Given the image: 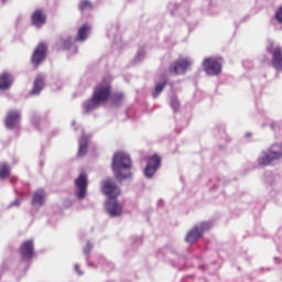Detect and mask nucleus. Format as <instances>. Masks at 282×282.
Here are the masks:
<instances>
[{
    "mask_svg": "<svg viewBox=\"0 0 282 282\" xmlns=\"http://www.w3.org/2000/svg\"><path fill=\"white\" fill-rule=\"evenodd\" d=\"M32 23L35 25V28H42V25H45L47 22V15L45 12H43L42 9L35 10L31 17Z\"/></svg>",
    "mask_w": 282,
    "mask_h": 282,
    "instance_id": "nucleus-14",
    "label": "nucleus"
},
{
    "mask_svg": "<svg viewBox=\"0 0 282 282\" xmlns=\"http://www.w3.org/2000/svg\"><path fill=\"white\" fill-rule=\"evenodd\" d=\"M80 12H85V10H94V4L89 0H84L79 3Z\"/></svg>",
    "mask_w": 282,
    "mask_h": 282,
    "instance_id": "nucleus-23",
    "label": "nucleus"
},
{
    "mask_svg": "<svg viewBox=\"0 0 282 282\" xmlns=\"http://www.w3.org/2000/svg\"><path fill=\"white\" fill-rule=\"evenodd\" d=\"M110 98L111 82L104 79L95 87L90 100L85 104V109L86 111H91L93 109H96V107H99V105L107 102Z\"/></svg>",
    "mask_w": 282,
    "mask_h": 282,
    "instance_id": "nucleus-2",
    "label": "nucleus"
},
{
    "mask_svg": "<svg viewBox=\"0 0 282 282\" xmlns=\"http://www.w3.org/2000/svg\"><path fill=\"white\" fill-rule=\"evenodd\" d=\"M19 251L23 261H30L34 257V241H24Z\"/></svg>",
    "mask_w": 282,
    "mask_h": 282,
    "instance_id": "nucleus-13",
    "label": "nucleus"
},
{
    "mask_svg": "<svg viewBox=\"0 0 282 282\" xmlns=\"http://www.w3.org/2000/svg\"><path fill=\"white\" fill-rule=\"evenodd\" d=\"M172 107H174V109H175V107H178L177 101H173V102H172Z\"/></svg>",
    "mask_w": 282,
    "mask_h": 282,
    "instance_id": "nucleus-27",
    "label": "nucleus"
},
{
    "mask_svg": "<svg viewBox=\"0 0 282 282\" xmlns=\"http://www.w3.org/2000/svg\"><path fill=\"white\" fill-rule=\"evenodd\" d=\"M19 122H21V111L10 110L7 112V117L4 119L7 129H15V127H19Z\"/></svg>",
    "mask_w": 282,
    "mask_h": 282,
    "instance_id": "nucleus-12",
    "label": "nucleus"
},
{
    "mask_svg": "<svg viewBox=\"0 0 282 282\" xmlns=\"http://www.w3.org/2000/svg\"><path fill=\"white\" fill-rule=\"evenodd\" d=\"M10 176V166L6 163L0 165V180H6Z\"/></svg>",
    "mask_w": 282,
    "mask_h": 282,
    "instance_id": "nucleus-22",
    "label": "nucleus"
},
{
    "mask_svg": "<svg viewBox=\"0 0 282 282\" xmlns=\"http://www.w3.org/2000/svg\"><path fill=\"white\" fill-rule=\"evenodd\" d=\"M267 52L271 54V65L276 72H282V47L279 45L270 44Z\"/></svg>",
    "mask_w": 282,
    "mask_h": 282,
    "instance_id": "nucleus-5",
    "label": "nucleus"
},
{
    "mask_svg": "<svg viewBox=\"0 0 282 282\" xmlns=\"http://www.w3.org/2000/svg\"><path fill=\"white\" fill-rule=\"evenodd\" d=\"M275 19H276L278 23H282V6L278 9V11L275 13Z\"/></svg>",
    "mask_w": 282,
    "mask_h": 282,
    "instance_id": "nucleus-25",
    "label": "nucleus"
},
{
    "mask_svg": "<svg viewBox=\"0 0 282 282\" xmlns=\"http://www.w3.org/2000/svg\"><path fill=\"white\" fill-rule=\"evenodd\" d=\"M10 87H12V76L8 73L0 75V89H10Z\"/></svg>",
    "mask_w": 282,
    "mask_h": 282,
    "instance_id": "nucleus-18",
    "label": "nucleus"
},
{
    "mask_svg": "<svg viewBox=\"0 0 282 282\" xmlns=\"http://www.w3.org/2000/svg\"><path fill=\"white\" fill-rule=\"evenodd\" d=\"M90 30L91 26H89V24H83L77 31L76 41H79L82 43L87 41V36H89Z\"/></svg>",
    "mask_w": 282,
    "mask_h": 282,
    "instance_id": "nucleus-17",
    "label": "nucleus"
},
{
    "mask_svg": "<svg viewBox=\"0 0 282 282\" xmlns=\"http://www.w3.org/2000/svg\"><path fill=\"white\" fill-rule=\"evenodd\" d=\"M203 69L208 76L221 74V62L215 57H206L203 62Z\"/></svg>",
    "mask_w": 282,
    "mask_h": 282,
    "instance_id": "nucleus-6",
    "label": "nucleus"
},
{
    "mask_svg": "<svg viewBox=\"0 0 282 282\" xmlns=\"http://www.w3.org/2000/svg\"><path fill=\"white\" fill-rule=\"evenodd\" d=\"M45 87V77L43 75L39 74L33 83V88L31 90V96H36L43 91V88Z\"/></svg>",
    "mask_w": 282,
    "mask_h": 282,
    "instance_id": "nucleus-15",
    "label": "nucleus"
},
{
    "mask_svg": "<svg viewBox=\"0 0 282 282\" xmlns=\"http://www.w3.org/2000/svg\"><path fill=\"white\" fill-rule=\"evenodd\" d=\"M91 243H87L86 245V247H85V249H84V252L86 253V254H89L90 252H91Z\"/></svg>",
    "mask_w": 282,
    "mask_h": 282,
    "instance_id": "nucleus-26",
    "label": "nucleus"
},
{
    "mask_svg": "<svg viewBox=\"0 0 282 282\" xmlns=\"http://www.w3.org/2000/svg\"><path fill=\"white\" fill-rule=\"evenodd\" d=\"M45 56H47V44L41 42L34 50L31 63L34 64V67H39L43 61H45Z\"/></svg>",
    "mask_w": 282,
    "mask_h": 282,
    "instance_id": "nucleus-8",
    "label": "nucleus"
},
{
    "mask_svg": "<svg viewBox=\"0 0 282 282\" xmlns=\"http://www.w3.org/2000/svg\"><path fill=\"white\" fill-rule=\"evenodd\" d=\"M45 189L41 188L34 192L32 204L34 206H43L45 204Z\"/></svg>",
    "mask_w": 282,
    "mask_h": 282,
    "instance_id": "nucleus-16",
    "label": "nucleus"
},
{
    "mask_svg": "<svg viewBox=\"0 0 282 282\" xmlns=\"http://www.w3.org/2000/svg\"><path fill=\"white\" fill-rule=\"evenodd\" d=\"M101 192L108 197V202L106 203L108 215H110V217H119V215H122V206L116 200L120 195V187H118L111 178H107L102 182Z\"/></svg>",
    "mask_w": 282,
    "mask_h": 282,
    "instance_id": "nucleus-1",
    "label": "nucleus"
},
{
    "mask_svg": "<svg viewBox=\"0 0 282 282\" xmlns=\"http://www.w3.org/2000/svg\"><path fill=\"white\" fill-rule=\"evenodd\" d=\"M87 174L82 173L75 180V186L77 188L76 195L79 199H85L87 197Z\"/></svg>",
    "mask_w": 282,
    "mask_h": 282,
    "instance_id": "nucleus-11",
    "label": "nucleus"
},
{
    "mask_svg": "<svg viewBox=\"0 0 282 282\" xmlns=\"http://www.w3.org/2000/svg\"><path fill=\"white\" fill-rule=\"evenodd\" d=\"M131 158L123 152L115 153L112 158L111 169L116 180H127L131 177Z\"/></svg>",
    "mask_w": 282,
    "mask_h": 282,
    "instance_id": "nucleus-3",
    "label": "nucleus"
},
{
    "mask_svg": "<svg viewBox=\"0 0 282 282\" xmlns=\"http://www.w3.org/2000/svg\"><path fill=\"white\" fill-rule=\"evenodd\" d=\"M57 45L58 47H62V50H69V47H72V37H67L66 40L61 37L57 41Z\"/></svg>",
    "mask_w": 282,
    "mask_h": 282,
    "instance_id": "nucleus-21",
    "label": "nucleus"
},
{
    "mask_svg": "<svg viewBox=\"0 0 282 282\" xmlns=\"http://www.w3.org/2000/svg\"><path fill=\"white\" fill-rule=\"evenodd\" d=\"M282 158V145L273 144L268 152H264L262 156L259 158L258 162L262 166H268L274 160H281Z\"/></svg>",
    "mask_w": 282,
    "mask_h": 282,
    "instance_id": "nucleus-4",
    "label": "nucleus"
},
{
    "mask_svg": "<svg viewBox=\"0 0 282 282\" xmlns=\"http://www.w3.org/2000/svg\"><path fill=\"white\" fill-rule=\"evenodd\" d=\"M87 147H89V143L87 142V138H82L79 140V150H78L79 158L87 154Z\"/></svg>",
    "mask_w": 282,
    "mask_h": 282,
    "instance_id": "nucleus-20",
    "label": "nucleus"
},
{
    "mask_svg": "<svg viewBox=\"0 0 282 282\" xmlns=\"http://www.w3.org/2000/svg\"><path fill=\"white\" fill-rule=\"evenodd\" d=\"M191 65H193V63L187 58L177 59L174 65L170 66V74H175L176 76H180V74H186L191 68Z\"/></svg>",
    "mask_w": 282,
    "mask_h": 282,
    "instance_id": "nucleus-9",
    "label": "nucleus"
},
{
    "mask_svg": "<svg viewBox=\"0 0 282 282\" xmlns=\"http://www.w3.org/2000/svg\"><path fill=\"white\" fill-rule=\"evenodd\" d=\"M111 102L115 107H120L124 102V94L123 93H115L111 97Z\"/></svg>",
    "mask_w": 282,
    "mask_h": 282,
    "instance_id": "nucleus-19",
    "label": "nucleus"
},
{
    "mask_svg": "<svg viewBox=\"0 0 282 282\" xmlns=\"http://www.w3.org/2000/svg\"><path fill=\"white\" fill-rule=\"evenodd\" d=\"M208 228V223H202L200 225L194 226L193 229L187 232L185 241L187 243H195V241H197V239H199Z\"/></svg>",
    "mask_w": 282,
    "mask_h": 282,
    "instance_id": "nucleus-7",
    "label": "nucleus"
},
{
    "mask_svg": "<svg viewBox=\"0 0 282 282\" xmlns=\"http://www.w3.org/2000/svg\"><path fill=\"white\" fill-rule=\"evenodd\" d=\"M162 164V159L158 154H153L150 156L148 164L144 169V175L145 177H153L155 175V171L160 169V165Z\"/></svg>",
    "mask_w": 282,
    "mask_h": 282,
    "instance_id": "nucleus-10",
    "label": "nucleus"
},
{
    "mask_svg": "<svg viewBox=\"0 0 282 282\" xmlns=\"http://www.w3.org/2000/svg\"><path fill=\"white\" fill-rule=\"evenodd\" d=\"M166 87V80H164L161 84H156L155 88H154V96L158 97L160 96V94H162V91H164V88Z\"/></svg>",
    "mask_w": 282,
    "mask_h": 282,
    "instance_id": "nucleus-24",
    "label": "nucleus"
}]
</instances>
